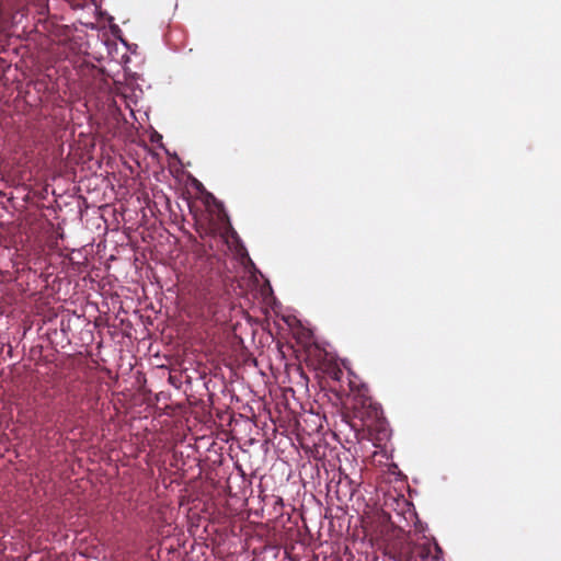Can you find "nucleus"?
<instances>
[{"instance_id": "1", "label": "nucleus", "mask_w": 561, "mask_h": 561, "mask_svg": "<svg viewBox=\"0 0 561 561\" xmlns=\"http://www.w3.org/2000/svg\"><path fill=\"white\" fill-rule=\"evenodd\" d=\"M350 389L354 393L351 426L362 431L363 437L378 445L389 436L388 423L380 404L368 394V388L365 385L350 380Z\"/></svg>"}, {"instance_id": "2", "label": "nucleus", "mask_w": 561, "mask_h": 561, "mask_svg": "<svg viewBox=\"0 0 561 561\" xmlns=\"http://www.w3.org/2000/svg\"><path fill=\"white\" fill-rule=\"evenodd\" d=\"M411 543L405 531L393 528L385 538V554L394 561L407 560Z\"/></svg>"}, {"instance_id": "3", "label": "nucleus", "mask_w": 561, "mask_h": 561, "mask_svg": "<svg viewBox=\"0 0 561 561\" xmlns=\"http://www.w3.org/2000/svg\"><path fill=\"white\" fill-rule=\"evenodd\" d=\"M432 557L431 546L427 543H411L407 560L403 561H428Z\"/></svg>"}, {"instance_id": "4", "label": "nucleus", "mask_w": 561, "mask_h": 561, "mask_svg": "<svg viewBox=\"0 0 561 561\" xmlns=\"http://www.w3.org/2000/svg\"><path fill=\"white\" fill-rule=\"evenodd\" d=\"M23 11H21V9H18L13 14H12V22L13 24H21L22 23V18H23Z\"/></svg>"}, {"instance_id": "5", "label": "nucleus", "mask_w": 561, "mask_h": 561, "mask_svg": "<svg viewBox=\"0 0 561 561\" xmlns=\"http://www.w3.org/2000/svg\"><path fill=\"white\" fill-rule=\"evenodd\" d=\"M85 2L88 3V2H89V0H83V2H82V3H81V2H80V3H77L75 8H82V7L84 5V3H85Z\"/></svg>"}, {"instance_id": "6", "label": "nucleus", "mask_w": 561, "mask_h": 561, "mask_svg": "<svg viewBox=\"0 0 561 561\" xmlns=\"http://www.w3.org/2000/svg\"><path fill=\"white\" fill-rule=\"evenodd\" d=\"M340 375H342V371H341V370H337L336 373H334V378H335V379H339V378H340V377H339Z\"/></svg>"}]
</instances>
